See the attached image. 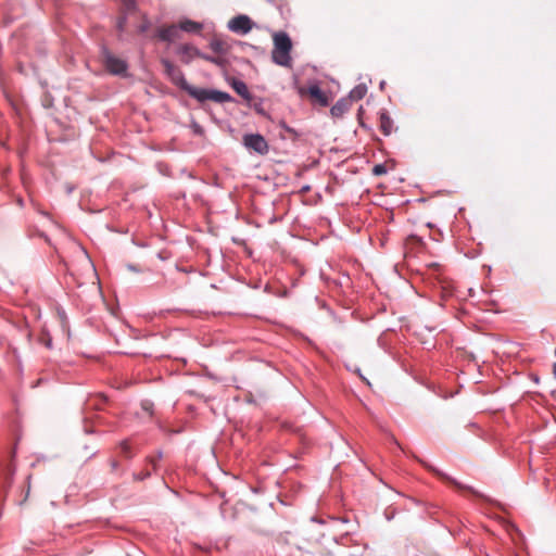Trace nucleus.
Instances as JSON below:
<instances>
[{
	"instance_id": "1",
	"label": "nucleus",
	"mask_w": 556,
	"mask_h": 556,
	"mask_svg": "<svg viewBox=\"0 0 556 556\" xmlns=\"http://www.w3.org/2000/svg\"><path fill=\"white\" fill-rule=\"evenodd\" d=\"M274 48L271 60L275 64L290 68L292 66V41L286 31H276L273 34Z\"/></svg>"
},
{
	"instance_id": "2",
	"label": "nucleus",
	"mask_w": 556,
	"mask_h": 556,
	"mask_svg": "<svg viewBox=\"0 0 556 556\" xmlns=\"http://www.w3.org/2000/svg\"><path fill=\"white\" fill-rule=\"evenodd\" d=\"M190 97L194 98L199 102H204L207 100L214 101L216 103H225L231 101V96L227 92L214 90V89H205L194 87L190 90Z\"/></svg>"
},
{
	"instance_id": "3",
	"label": "nucleus",
	"mask_w": 556,
	"mask_h": 556,
	"mask_svg": "<svg viewBox=\"0 0 556 556\" xmlns=\"http://www.w3.org/2000/svg\"><path fill=\"white\" fill-rule=\"evenodd\" d=\"M163 65L166 74L170 78V80L180 89L186 91L188 94L190 90L193 88L185 78L184 73L177 66H175L172 62L164 60Z\"/></svg>"
},
{
	"instance_id": "4",
	"label": "nucleus",
	"mask_w": 556,
	"mask_h": 556,
	"mask_svg": "<svg viewBox=\"0 0 556 556\" xmlns=\"http://www.w3.org/2000/svg\"><path fill=\"white\" fill-rule=\"evenodd\" d=\"M243 144L247 149L252 150L262 155L268 152V143L265 140V138L260 134L244 135Z\"/></svg>"
},
{
	"instance_id": "5",
	"label": "nucleus",
	"mask_w": 556,
	"mask_h": 556,
	"mask_svg": "<svg viewBox=\"0 0 556 556\" xmlns=\"http://www.w3.org/2000/svg\"><path fill=\"white\" fill-rule=\"evenodd\" d=\"M254 23L244 14L237 15L228 22V28L232 33L247 35L252 30Z\"/></svg>"
},
{
	"instance_id": "6",
	"label": "nucleus",
	"mask_w": 556,
	"mask_h": 556,
	"mask_svg": "<svg viewBox=\"0 0 556 556\" xmlns=\"http://www.w3.org/2000/svg\"><path fill=\"white\" fill-rule=\"evenodd\" d=\"M103 63L105 68L114 75H124L126 73L127 65L125 61L114 56L109 52H104Z\"/></svg>"
},
{
	"instance_id": "7",
	"label": "nucleus",
	"mask_w": 556,
	"mask_h": 556,
	"mask_svg": "<svg viewBox=\"0 0 556 556\" xmlns=\"http://www.w3.org/2000/svg\"><path fill=\"white\" fill-rule=\"evenodd\" d=\"M181 62L189 64L194 58H200L202 52L192 45H182L178 48Z\"/></svg>"
},
{
	"instance_id": "8",
	"label": "nucleus",
	"mask_w": 556,
	"mask_h": 556,
	"mask_svg": "<svg viewBox=\"0 0 556 556\" xmlns=\"http://www.w3.org/2000/svg\"><path fill=\"white\" fill-rule=\"evenodd\" d=\"M307 93L313 99L314 102L318 103L320 106H328L330 99L325 91H323L318 85L314 84L307 88Z\"/></svg>"
},
{
	"instance_id": "9",
	"label": "nucleus",
	"mask_w": 556,
	"mask_h": 556,
	"mask_svg": "<svg viewBox=\"0 0 556 556\" xmlns=\"http://www.w3.org/2000/svg\"><path fill=\"white\" fill-rule=\"evenodd\" d=\"M157 36L163 41H175L180 37V28L179 25H169L167 27L160 28L157 31Z\"/></svg>"
},
{
	"instance_id": "10",
	"label": "nucleus",
	"mask_w": 556,
	"mask_h": 556,
	"mask_svg": "<svg viewBox=\"0 0 556 556\" xmlns=\"http://www.w3.org/2000/svg\"><path fill=\"white\" fill-rule=\"evenodd\" d=\"M440 478H442L444 481L453 484L455 488H457L458 490H466V491H469L470 493H472L473 495L476 496H481V494L476 491L473 488L469 486V485H465L460 482H458L457 480L453 479L452 477L447 476L446 473H443L442 471H439V470H433Z\"/></svg>"
},
{
	"instance_id": "11",
	"label": "nucleus",
	"mask_w": 556,
	"mask_h": 556,
	"mask_svg": "<svg viewBox=\"0 0 556 556\" xmlns=\"http://www.w3.org/2000/svg\"><path fill=\"white\" fill-rule=\"evenodd\" d=\"M350 106V100L348 98H342L332 105L330 113L333 117H342L343 114L349 111Z\"/></svg>"
},
{
	"instance_id": "12",
	"label": "nucleus",
	"mask_w": 556,
	"mask_h": 556,
	"mask_svg": "<svg viewBox=\"0 0 556 556\" xmlns=\"http://www.w3.org/2000/svg\"><path fill=\"white\" fill-rule=\"evenodd\" d=\"M179 28L180 31L191 33V34H198L203 29V25L199 22L185 18L179 22Z\"/></svg>"
},
{
	"instance_id": "13",
	"label": "nucleus",
	"mask_w": 556,
	"mask_h": 556,
	"mask_svg": "<svg viewBox=\"0 0 556 556\" xmlns=\"http://www.w3.org/2000/svg\"><path fill=\"white\" fill-rule=\"evenodd\" d=\"M210 48L218 55H224L230 50V46L223 39L214 38L210 42Z\"/></svg>"
},
{
	"instance_id": "14",
	"label": "nucleus",
	"mask_w": 556,
	"mask_h": 556,
	"mask_svg": "<svg viewBox=\"0 0 556 556\" xmlns=\"http://www.w3.org/2000/svg\"><path fill=\"white\" fill-rule=\"evenodd\" d=\"M380 130L383 135L389 136L392 132L393 121L387 112L380 113Z\"/></svg>"
},
{
	"instance_id": "15",
	"label": "nucleus",
	"mask_w": 556,
	"mask_h": 556,
	"mask_svg": "<svg viewBox=\"0 0 556 556\" xmlns=\"http://www.w3.org/2000/svg\"><path fill=\"white\" fill-rule=\"evenodd\" d=\"M233 90L239 94L241 96L243 99L245 100H250L251 99V93L248 89V86L244 81L242 80H233L232 84H231Z\"/></svg>"
},
{
	"instance_id": "16",
	"label": "nucleus",
	"mask_w": 556,
	"mask_h": 556,
	"mask_svg": "<svg viewBox=\"0 0 556 556\" xmlns=\"http://www.w3.org/2000/svg\"><path fill=\"white\" fill-rule=\"evenodd\" d=\"M367 93V87L364 84L355 86L349 94V100L351 101H358L362 100Z\"/></svg>"
},
{
	"instance_id": "17",
	"label": "nucleus",
	"mask_w": 556,
	"mask_h": 556,
	"mask_svg": "<svg viewBox=\"0 0 556 556\" xmlns=\"http://www.w3.org/2000/svg\"><path fill=\"white\" fill-rule=\"evenodd\" d=\"M201 59L207 61V62H211L217 66H220L223 67L226 63L225 59L220 55H217V56H212V55H207V54H204L202 53V55H200Z\"/></svg>"
},
{
	"instance_id": "18",
	"label": "nucleus",
	"mask_w": 556,
	"mask_h": 556,
	"mask_svg": "<svg viewBox=\"0 0 556 556\" xmlns=\"http://www.w3.org/2000/svg\"><path fill=\"white\" fill-rule=\"evenodd\" d=\"M122 4L126 14H136V0H122Z\"/></svg>"
},
{
	"instance_id": "19",
	"label": "nucleus",
	"mask_w": 556,
	"mask_h": 556,
	"mask_svg": "<svg viewBox=\"0 0 556 556\" xmlns=\"http://www.w3.org/2000/svg\"><path fill=\"white\" fill-rule=\"evenodd\" d=\"M153 407H154V405H153V403H152V402L147 401V400L141 401V412L147 413V415H148L149 417H152V416H153V414H154V413H153Z\"/></svg>"
},
{
	"instance_id": "20",
	"label": "nucleus",
	"mask_w": 556,
	"mask_h": 556,
	"mask_svg": "<svg viewBox=\"0 0 556 556\" xmlns=\"http://www.w3.org/2000/svg\"><path fill=\"white\" fill-rule=\"evenodd\" d=\"M386 173H387V167L384 164H376L372 167V174L375 176H381V175H384Z\"/></svg>"
},
{
	"instance_id": "21",
	"label": "nucleus",
	"mask_w": 556,
	"mask_h": 556,
	"mask_svg": "<svg viewBox=\"0 0 556 556\" xmlns=\"http://www.w3.org/2000/svg\"><path fill=\"white\" fill-rule=\"evenodd\" d=\"M119 29H124L125 27V17L121 18L117 24Z\"/></svg>"
},
{
	"instance_id": "22",
	"label": "nucleus",
	"mask_w": 556,
	"mask_h": 556,
	"mask_svg": "<svg viewBox=\"0 0 556 556\" xmlns=\"http://www.w3.org/2000/svg\"><path fill=\"white\" fill-rule=\"evenodd\" d=\"M149 462L151 463V465H152V467L154 469L156 467V458L151 457V458H149Z\"/></svg>"
},
{
	"instance_id": "23",
	"label": "nucleus",
	"mask_w": 556,
	"mask_h": 556,
	"mask_svg": "<svg viewBox=\"0 0 556 556\" xmlns=\"http://www.w3.org/2000/svg\"><path fill=\"white\" fill-rule=\"evenodd\" d=\"M255 110L260 114H264V110L261 106H255Z\"/></svg>"
},
{
	"instance_id": "24",
	"label": "nucleus",
	"mask_w": 556,
	"mask_h": 556,
	"mask_svg": "<svg viewBox=\"0 0 556 556\" xmlns=\"http://www.w3.org/2000/svg\"><path fill=\"white\" fill-rule=\"evenodd\" d=\"M128 269H129V270H131V271H134V273H136V271H137V269H136V267H135L134 265H128Z\"/></svg>"
},
{
	"instance_id": "25",
	"label": "nucleus",
	"mask_w": 556,
	"mask_h": 556,
	"mask_svg": "<svg viewBox=\"0 0 556 556\" xmlns=\"http://www.w3.org/2000/svg\"><path fill=\"white\" fill-rule=\"evenodd\" d=\"M194 131H195V132H198V134H200V132H201V128H200V126H198V125H197V126H194Z\"/></svg>"
},
{
	"instance_id": "26",
	"label": "nucleus",
	"mask_w": 556,
	"mask_h": 556,
	"mask_svg": "<svg viewBox=\"0 0 556 556\" xmlns=\"http://www.w3.org/2000/svg\"><path fill=\"white\" fill-rule=\"evenodd\" d=\"M553 370H554V375L556 377V363H554V365H553Z\"/></svg>"
},
{
	"instance_id": "27",
	"label": "nucleus",
	"mask_w": 556,
	"mask_h": 556,
	"mask_svg": "<svg viewBox=\"0 0 556 556\" xmlns=\"http://www.w3.org/2000/svg\"><path fill=\"white\" fill-rule=\"evenodd\" d=\"M46 344H47V346H50L51 345V341L48 340Z\"/></svg>"
},
{
	"instance_id": "28",
	"label": "nucleus",
	"mask_w": 556,
	"mask_h": 556,
	"mask_svg": "<svg viewBox=\"0 0 556 556\" xmlns=\"http://www.w3.org/2000/svg\"><path fill=\"white\" fill-rule=\"evenodd\" d=\"M144 26H143V23L141 22V26H140V29L141 31L143 30Z\"/></svg>"
}]
</instances>
